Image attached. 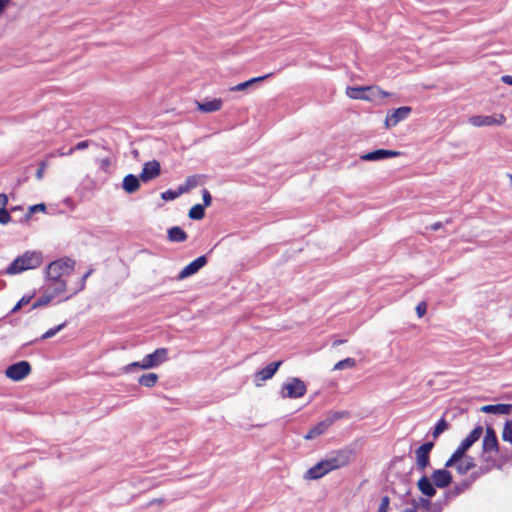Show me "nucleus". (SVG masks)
Segmentation results:
<instances>
[{
  "label": "nucleus",
  "instance_id": "f257e3e1",
  "mask_svg": "<svg viewBox=\"0 0 512 512\" xmlns=\"http://www.w3.org/2000/svg\"><path fill=\"white\" fill-rule=\"evenodd\" d=\"M75 261L61 258L51 262L47 267V287L55 293H64L67 289L66 278L72 274Z\"/></svg>",
  "mask_w": 512,
  "mask_h": 512
},
{
  "label": "nucleus",
  "instance_id": "f03ea898",
  "mask_svg": "<svg viewBox=\"0 0 512 512\" xmlns=\"http://www.w3.org/2000/svg\"><path fill=\"white\" fill-rule=\"evenodd\" d=\"M43 256L41 252L26 251L23 255L17 257L7 268V274H19L21 272L36 269L41 266Z\"/></svg>",
  "mask_w": 512,
  "mask_h": 512
},
{
  "label": "nucleus",
  "instance_id": "7ed1b4c3",
  "mask_svg": "<svg viewBox=\"0 0 512 512\" xmlns=\"http://www.w3.org/2000/svg\"><path fill=\"white\" fill-rule=\"evenodd\" d=\"M168 360V349L157 348L153 353L146 355L140 362H132L125 367L128 372L130 368L150 369Z\"/></svg>",
  "mask_w": 512,
  "mask_h": 512
},
{
  "label": "nucleus",
  "instance_id": "20e7f679",
  "mask_svg": "<svg viewBox=\"0 0 512 512\" xmlns=\"http://www.w3.org/2000/svg\"><path fill=\"white\" fill-rule=\"evenodd\" d=\"M353 456V450L349 448H343L332 452L331 455L325 459L329 465L330 470L334 471L348 466L351 463Z\"/></svg>",
  "mask_w": 512,
  "mask_h": 512
},
{
  "label": "nucleus",
  "instance_id": "39448f33",
  "mask_svg": "<svg viewBox=\"0 0 512 512\" xmlns=\"http://www.w3.org/2000/svg\"><path fill=\"white\" fill-rule=\"evenodd\" d=\"M306 391L305 383L296 377L284 383L281 389L282 397L290 399L300 398L306 394Z\"/></svg>",
  "mask_w": 512,
  "mask_h": 512
},
{
  "label": "nucleus",
  "instance_id": "423d86ee",
  "mask_svg": "<svg viewBox=\"0 0 512 512\" xmlns=\"http://www.w3.org/2000/svg\"><path fill=\"white\" fill-rule=\"evenodd\" d=\"M31 365L28 361H19L7 367L5 375L13 381H21L31 373Z\"/></svg>",
  "mask_w": 512,
  "mask_h": 512
},
{
  "label": "nucleus",
  "instance_id": "0eeeda50",
  "mask_svg": "<svg viewBox=\"0 0 512 512\" xmlns=\"http://www.w3.org/2000/svg\"><path fill=\"white\" fill-rule=\"evenodd\" d=\"M433 447V442H426L416 449V466L418 470L424 471L430 465V452Z\"/></svg>",
  "mask_w": 512,
  "mask_h": 512
},
{
  "label": "nucleus",
  "instance_id": "6e6552de",
  "mask_svg": "<svg viewBox=\"0 0 512 512\" xmlns=\"http://www.w3.org/2000/svg\"><path fill=\"white\" fill-rule=\"evenodd\" d=\"M411 113V107L402 106L387 113L385 119L386 128L396 126L400 121L405 120Z\"/></svg>",
  "mask_w": 512,
  "mask_h": 512
},
{
  "label": "nucleus",
  "instance_id": "1a4fd4ad",
  "mask_svg": "<svg viewBox=\"0 0 512 512\" xmlns=\"http://www.w3.org/2000/svg\"><path fill=\"white\" fill-rule=\"evenodd\" d=\"M161 174V166L159 161L152 160L143 164L142 171L139 175L140 180L144 183L156 179Z\"/></svg>",
  "mask_w": 512,
  "mask_h": 512
},
{
  "label": "nucleus",
  "instance_id": "9d476101",
  "mask_svg": "<svg viewBox=\"0 0 512 512\" xmlns=\"http://www.w3.org/2000/svg\"><path fill=\"white\" fill-rule=\"evenodd\" d=\"M505 120H506V118L503 114H499L497 116L477 115V116H472L469 119V123L475 127H481V126L501 125L505 122Z\"/></svg>",
  "mask_w": 512,
  "mask_h": 512
},
{
  "label": "nucleus",
  "instance_id": "9b49d317",
  "mask_svg": "<svg viewBox=\"0 0 512 512\" xmlns=\"http://www.w3.org/2000/svg\"><path fill=\"white\" fill-rule=\"evenodd\" d=\"M482 451L483 453H498L499 451L498 439L492 427L486 428L485 435L482 441Z\"/></svg>",
  "mask_w": 512,
  "mask_h": 512
},
{
  "label": "nucleus",
  "instance_id": "f8f14e48",
  "mask_svg": "<svg viewBox=\"0 0 512 512\" xmlns=\"http://www.w3.org/2000/svg\"><path fill=\"white\" fill-rule=\"evenodd\" d=\"M281 365L282 361L273 362L256 372L254 376L255 384L260 386L262 382L271 379Z\"/></svg>",
  "mask_w": 512,
  "mask_h": 512
},
{
  "label": "nucleus",
  "instance_id": "ddd939ff",
  "mask_svg": "<svg viewBox=\"0 0 512 512\" xmlns=\"http://www.w3.org/2000/svg\"><path fill=\"white\" fill-rule=\"evenodd\" d=\"M329 472H331L329 465H328L326 459H323V460L319 461L317 464H315L314 466H312L311 468H309L306 471L304 478L307 480H317V479L322 478Z\"/></svg>",
  "mask_w": 512,
  "mask_h": 512
},
{
  "label": "nucleus",
  "instance_id": "4468645a",
  "mask_svg": "<svg viewBox=\"0 0 512 512\" xmlns=\"http://www.w3.org/2000/svg\"><path fill=\"white\" fill-rule=\"evenodd\" d=\"M207 264V257L202 255L190 262L179 273L178 278L184 279L197 273L202 267Z\"/></svg>",
  "mask_w": 512,
  "mask_h": 512
},
{
  "label": "nucleus",
  "instance_id": "2eb2a0df",
  "mask_svg": "<svg viewBox=\"0 0 512 512\" xmlns=\"http://www.w3.org/2000/svg\"><path fill=\"white\" fill-rule=\"evenodd\" d=\"M400 155L399 151L386 150V149H378L372 152H368L360 156V159L363 161H377L385 158L397 157Z\"/></svg>",
  "mask_w": 512,
  "mask_h": 512
},
{
  "label": "nucleus",
  "instance_id": "dca6fc26",
  "mask_svg": "<svg viewBox=\"0 0 512 512\" xmlns=\"http://www.w3.org/2000/svg\"><path fill=\"white\" fill-rule=\"evenodd\" d=\"M431 480L436 487L445 488L452 482V474L446 468L438 469L432 473Z\"/></svg>",
  "mask_w": 512,
  "mask_h": 512
},
{
  "label": "nucleus",
  "instance_id": "f3484780",
  "mask_svg": "<svg viewBox=\"0 0 512 512\" xmlns=\"http://www.w3.org/2000/svg\"><path fill=\"white\" fill-rule=\"evenodd\" d=\"M481 411L495 415H509L512 413V404H489L483 406Z\"/></svg>",
  "mask_w": 512,
  "mask_h": 512
},
{
  "label": "nucleus",
  "instance_id": "a211bd4d",
  "mask_svg": "<svg viewBox=\"0 0 512 512\" xmlns=\"http://www.w3.org/2000/svg\"><path fill=\"white\" fill-rule=\"evenodd\" d=\"M197 109L203 113H212L221 110L223 101L220 98H215L205 102H196Z\"/></svg>",
  "mask_w": 512,
  "mask_h": 512
},
{
  "label": "nucleus",
  "instance_id": "6ab92c4d",
  "mask_svg": "<svg viewBox=\"0 0 512 512\" xmlns=\"http://www.w3.org/2000/svg\"><path fill=\"white\" fill-rule=\"evenodd\" d=\"M417 488L423 495L427 497H433L436 494V489L435 485L433 484V481L431 482V480L425 475L418 480Z\"/></svg>",
  "mask_w": 512,
  "mask_h": 512
},
{
  "label": "nucleus",
  "instance_id": "aec40b11",
  "mask_svg": "<svg viewBox=\"0 0 512 512\" xmlns=\"http://www.w3.org/2000/svg\"><path fill=\"white\" fill-rule=\"evenodd\" d=\"M331 426L329 425V421L326 419L317 423L314 427H312L307 434L304 436L306 440L314 439L323 433H325Z\"/></svg>",
  "mask_w": 512,
  "mask_h": 512
},
{
  "label": "nucleus",
  "instance_id": "412c9836",
  "mask_svg": "<svg viewBox=\"0 0 512 512\" xmlns=\"http://www.w3.org/2000/svg\"><path fill=\"white\" fill-rule=\"evenodd\" d=\"M122 187L129 194L136 192L140 188V177L133 174L126 175L123 178Z\"/></svg>",
  "mask_w": 512,
  "mask_h": 512
},
{
  "label": "nucleus",
  "instance_id": "4be33fe9",
  "mask_svg": "<svg viewBox=\"0 0 512 512\" xmlns=\"http://www.w3.org/2000/svg\"><path fill=\"white\" fill-rule=\"evenodd\" d=\"M373 90L371 87H348L347 95L352 99L371 100V96L367 94Z\"/></svg>",
  "mask_w": 512,
  "mask_h": 512
},
{
  "label": "nucleus",
  "instance_id": "5701e85b",
  "mask_svg": "<svg viewBox=\"0 0 512 512\" xmlns=\"http://www.w3.org/2000/svg\"><path fill=\"white\" fill-rule=\"evenodd\" d=\"M475 461L473 457H465L454 463V467L458 474L465 475L475 467Z\"/></svg>",
  "mask_w": 512,
  "mask_h": 512
},
{
  "label": "nucleus",
  "instance_id": "b1692460",
  "mask_svg": "<svg viewBox=\"0 0 512 512\" xmlns=\"http://www.w3.org/2000/svg\"><path fill=\"white\" fill-rule=\"evenodd\" d=\"M482 434H483V428H482V426L478 425L468 434V436L465 439L462 440V442L460 444L466 450H469L470 447L480 439Z\"/></svg>",
  "mask_w": 512,
  "mask_h": 512
},
{
  "label": "nucleus",
  "instance_id": "393cba45",
  "mask_svg": "<svg viewBox=\"0 0 512 512\" xmlns=\"http://www.w3.org/2000/svg\"><path fill=\"white\" fill-rule=\"evenodd\" d=\"M188 238L187 233L179 226H174L168 230V239L171 242L181 243Z\"/></svg>",
  "mask_w": 512,
  "mask_h": 512
},
{
  "label": "nucleus",
  "instance_id": "a878e982",
  "mask_svg": "<svg viewBox=\"0 0 512 512\" xmlns=\"http://www.w3.org/2000/svg\"><path fill=\"white\" fill-rule=\"evenodd\" d=\"M272 75H273V73H268V74L263 75V76L251 78V79H249V80H247L245 82L239 83V84L231 87L230 91H233V92L243 91V90L247 89L248 87H250L251 85H253L255 83H258V82H261V81L271 77Z\"/></svg>",
  "mask_w": 512,
  "mask_h": 512
},
{
  "label": "nucleus",
  "instance_id": "bb28decb",
  "mask_svg": "<svg viewBox=\"0 0 512 512\" xmlns=\"http://www.w3.org/2000/svg\"><path fill=\"white\" fill-rule=\"evenodd\" d=\"M204 176L202 175H191L187 177L185 183L180 186V192L186 193L194 188H196L199 184H201Z\"/></svg>",
  "mask_w": 512,
  "mask_h": 512
},
{
  "label": "nucleus",
  "instance_id": "cd10ccee",
  "mask_svg": "<svg viewBox=\"0 0 512 512\" xmlns=\"http://www.w3.org/2000/svg\"><path fill=\"white\" fill-rule=\"evenodd\" d=\"M466 450L461 444L456 448V450L452 453V455L449 457V459L445 462V467H453L454 463L458 460H461L462 458L469 457L466 455Z\"/></svg>",
  "mask_w": 512,
  "mask_h": 512
},
{
  "label": "nucleus",
  "instance_id": "c85d7f7f",
  "mask_svg": "<svg viewBox=\"0 0 512 512\" xmlns=\"http://www.w3.org/2000/svg\"><path fill=\"white\" fill-rule=\"evenodd\" d=\"M158 381V375L156 373H147V374H143L142 376H140L138 382L140 385L144 386V387H153L156 385Z\"/></svg>",
  "mask_w": 512,
  "mask_h": 512
},
{
  "label": "nucleus",
  "instance_id": "c756f323",
  "mask_svg": "<svg viewBox=\"0 0 512 512\" xmlns=\"http://www.w3.org/2000/svg\"><path fill=\"white\" fill-rule=\"evenodd\" d=\"M50 292L45 294V295H42L41 297H39L34 303H33V308H37V307H41V306H45L47 305L48 303H50L52 301V299L54 297H56L57 295H59L60 293H55L53 290H49Z\"/></svg>",
  "mask_w": 512,
  "mask_h": 512
},
{
  "label": "nucleus",
  "instance_id": "7c9ffc66",
  "mask_svg": "<svg viewBox=\"0 0 512 512\" xmlns=\"http://www.w3.org/2000/svg\"><path fill=\"white\" fill-rule=\"evenodd\" d=\"M188 216L193 220H201L205 216V206L196 204L189 210Z\"/></svg>",
  "mask_w": 512,
  "mask_h": 512
},
{
  "label": "nucleus",
  "instance_id": "2f4dec72",
  "mask_svg": "<svg viewBox=\"0 0 512 512\" xmlns=\"http://www.w3.org/2000/svg\"><path fill=\"white\" fill-rule=\"evenodd\" d=\"M348 416L349 412L347 411H333L330 412L325 419L329 421V425L332 426L336 421L347 418Z\"/></svg>",
  "mask_w": 512,
  "mask_h": 512
},
{
  "label": "nucleus",
  "instance_id": "473e14b6",
  "mask_svg": "<svg viewBox=\"0 0 512 512\" xmlns=\"http://www.w3.org/2000/svg\"><path fill=\"white\" fill-rule=\"evenodd\" d=\"M67 325L66 322H63L53 328H50L49 330H47L44 334H42V336L40 337L41 340H46V339H49V338H52L53 336H55L58 332H60L62 329L65 328V326Z\"/></svg>",
  "mask_w": 512,
  "mask_h": 512
},
{
  "label": "nucleus",
  "instance_id": "72a5a7b5",
  "mask_svg": "<svg viewBox=\"0 0 512 512\" xmlns=\"http://www.w3.org/2000/svg\"><path fill=\"white\" fill-rule=\"evenodd\" d=\"M501 436L504 441L512 443V420L505 422Z\"/></svg>",
  "mask_w": 512,
  "mask_h": 512
},
{
  "label": "nucleus",
  "instance_id": "f704fd0d",
  "mask_svg": "<svg viewBox=\"0 0 512 512\" xmlns=\"http://www.w3.org/2000/svg\"><path fill=\"white\" fill-rule=\"evenodd\" d=\"M447 428H448L447 421L444 418H441L437 422V424L432 432L433 437L437 438L441 433H443L445 430H447Z\"/></svg>",
  "mask_w": 512,
  "mask_h": 512
},
{
  "label": "nucleus",
  "instance_id": "c9c22d12",
  "mask_svg": "<svg viewBox=\"0 0 512 512\" xmlns=\"http://www.w3.org/2000/svg\"><path fill=\"white\" fill-rule=\"evenodd\" d=\"M356 364V361L355 359L353 358H346V359H343L339 362H337L335 365H334V370H341V369H344V368H352L354 367Z\"/></svg>",
  "mask_w": 512,
  "mask_h": 512
},
{
  "label": "nucleus",
  "instance_id": "e433bc0d",
  "mask_svg": "<svg viewBox=\"0 0 512 512\" xmlns=\"http://www.w3.org/2000/svg\"><path fill=\"white\" fill-rule=\"evenodd\" d=\"M89 147V141L87 140H84V141H81V142H78L75 147L73 148H70L68 152L64 153V152H60L59 155L60 156H64V155H72L74 153L75 150H84L86 148Z\"/></svg>",
  "mask_w": 512,
  "mask_h": 512
},
{
  "label": "nucleus",
  "instance_id": "4c0bfd02",
  "mask_svg": "<svg viewBox=\"0 0 512 512\" xmlns=\"http://www.w3.org/2000/svg\"><path fill=\"white\" fill-rule=\"evenodd\" d=\"M7 196L2 193V225L8 223L10 221V213L4 208L7 204Z\"/></svg>",
  "mask_w": 512,
  "mask_h": 512
},
{
  "label": "nucleus",
  "instance_id": "58836bf2",
  "mask_svg": "<svg viewBox=\"0 0 512 512\" xmlns=\"http://www.w3.org/2000/svg\"><path fill=\"white\" fill-rule=\"evenodd\" d=\"M183 192H180V186L177 191L167 190L161 194L162 199L164 200H174L179 197Z\"/></svg>",
  "mask_w": 512,
  "mask_h": 512
},
{
  "label": "nucleus",
  "instance_id": "ea45409f",
  "mask_svg": "<svg viewBox=\"0 0 512 512\" xmlns=\"http://www.w3.org/2000/svg\"><path fill=\"white\" fill-rule=\"evenodd\" d=\"M373 90H370V96H371V100L378 97V98H384V97H388L390 94L384 90H382L381 88L379 87H371Z\"/></svg>",
  "mask_w": 512,
  "mask_h": 512
},
{
  "label": "nucleus",
  "instance_id": "a19ab883",
  "mask_svg": "<svg viewBox=\"0 0 512 512\" xmlns=\"http://www.w3.org/2000/svg\"><path fill=\"white\" fill-rule=\"evenodd\" d=\"M471 483H472V481H464L461 484L456 485L453 488L452 493L454 495H456V496L460 495L462 492H464L465 490H467L471 486Z\"/></svg>",
  "mask_w": 512,
  "mask_h": 512
},
{
  "label": "nucleus",
  "instance_id": "79ce46f5",
  "mask_svg": "<svg viewBox=\"0 0 512 512\" xmlns=\"http://www.w3.org/2000/svg\"><path fill=\"white\" fill-rule=\"evenodd\" d=\"M390 499L388 496H384L381 499L380 505L377 512H388Z\"/></svg>",
  "mask_w": 512,
  "mask_h": 512
},
{
  "label": "nucleus",
  "instance_id": "37998d69",
  "mask_svg": "<svg viewBox=\"0 0 512 512\" xmlns=\"http://www.w3.org/2000/svg\"><path fill=\"white\" fill-rule=\"evenodd\" d=\"M203 206L208 207L212 203V196L207 189L202 190Z\"/></svg>",
  "mask_w": 512,
  "mask_h": 512
},
{
  "label": "nucleus",
  "instance_id": "c03bdc74",
  "mask_svg": "<svg viewBox=\"0 0 512 512\" xmlns=\"http://www.w3.org/2000/svg\"><path fill=\"white\" fill-rule=\"evenodd\" d=\"M98 162L101 170H103L104 172H109L111 161L108 157L102 158Z\"/></svg>",
  "mask_w": 512,
  "mask_h": 512
},
{
  "label": "nucleus",
  "instance_id": "a18cd8bd",
  "mask_svg": "<svg viewBox=\"0 0 512 512\" xmlns=\"http://www.w3.org/2000/svg\"><path fill=\"white\" fill-rule=\"evenodd\" d=\"M427 312V304L426 302L422 301L420 303H418V305L416 306V313L418 315L419 318L423 317Z\"/></svg>",
  "mask_w": 512,
  "mask_h": 512
},
{
  "label": "nucleus",
  "instance_id": "49530a36",
  "mask_svg": "<svg viewBox=\"0 0 512 512\" xmlns=\"http://www.w3.org/2000/svg\"><path fill=\"white\" fill-rule=\"evenodd\" d=\"M46 209V206L45 204L41 203V204H36V205H33L30 207V212L31 213H36V212H44Z\"/></svg>",
  "mask_w": 512,
  "mask_h": 512
},
{
  "label": "nucleus",
  "instance_id": "de8ad7c7",
  "mask_svg": "<svg viewBox=\"0 0 512 512\" xmlns=\"http://www.w3.org/2000/svg\"><path fill=\"white\" fill-rule=\"evenodd\" d=\"M492 466H487L486 468H480L479 473H473L472 474V481H474L479 475L487 473L491 470Z\"/></svg>",
  "mask_w": 512,
  "mask_h": 512
},
{
  "label": "nucleus",
  "instance_id": "09e8293b",
  "mask_svg": "<svg viewBox=\"0 0 512 512\" xmlns=\"http://www.w3.org/2000/svg\"><path fill=\"white\" fill-rule=\"evenodd\" d=\"M45 167H46V164L42 163L40 165V167L37 169V171H36L37 179H41L43 177V173H44Z\"/></svg>",
  "mask_w": 512,
  "mask_h": 512
},
{
  "label": "nucleus",
  "instance_id": "8fccbe9b",
  "mask_svg": "<svg viewBox=\"0 0 512 512\" xmlns=\"http://www.w3.org/2000/svg\"><path fill=\"white\" fill-rule=\"evenodd\" d=\"M29 302V299H25V298H22L17 304L16 306L12 309V311H16L17 309H19L22 305L24 304H27Z\"/></svg>",
  "mask_w": 512,
  "mask_h": 512
},
{
  "label": "nucleus",
  "instance_id": "3c124183",
  "mask_svg": "<svg viewBox=\"0 0 512 512\" xmlns=\"http://www.w3.org/2000/svg\"><path fill=\"white\" fill-rule=\"evenodd\" d=\"M502 81L505 83V84H508V85H512V76L510 75H505L502 77Z\"/></svg>",
  "mask_w": 512,
  "mask_h": 512
},
{
  "label": "nucleus",
  "instance_id": "603ef678",
  "mask_svg": "<svg viewBox=\"0 0 512 512\" xmlns=\"http://www.w3.org/2000/svg\"><path fill=\"white\" fill-rule=\"evenodd\" d=\"M430 504H431V503H430V500H428V499H421V506H422V507H424V508H427V509H428V508H429V506H430Z\"/></svg>",
  "mask_w": 512,
  "mask_h": 512
},
{
  "label": "nucleus",
  "instance_id": "864d4df0",
  "mask_svg": "<svg viewBox=\"0 0 512 512\" xmlns=\"http://www.w3.org/2000/svg\"><path fill=\"white\" fill-rule=\"evenodd\" d=\"M441 227H442L441 222H435L434 224L431 225V229L434 231L439 230Z\"/></svg>",
  "mask_w": 512,
  "mask_h": 512
},
{
  "label": "nucleus",
  "instance_id": "5fc2aeb1",
  "mask_svg": "<svg viewBox=\"0 0 512 512\" xmlns=\"http://www.w3.org/2000/svg\"><path fill=\"white\" fill-rule=\"evenodd\" d=\"M89 275H90V272H87V273L82 277V284H81L80 289H83V288H84L85 280L87 279V277H88Z\"/></svg>",
  "mask_w": 512,
  "mask_h": 512
},
{
  "label": "nucleus",
  "instance_id": "6e6d98bb",
  "mask_svg": "<svg viewBox=\"0 0 512 512\" xmlns=\"http://www.w3.org/2000/svg\"><path fill=\"white\" fill-rule=\"evenodd\" d=\"M345 342H346V340H336V341L333 342V346L336 347V346H339V345H341V344H343Z\"/></svg>",
  "mask_w": 512,
  "mask_h": 512
},
{
  "label": "nucleus",
  "instance_id": "4d7b16f0",
  "mask_svg": "<svg viewBox=\"0 0 512 512\" xmlns=\"http://www.w3.org/2000/svg\"><path fill=\"white\" fill-rule=\"evenodd\" d=\"M403 512H417L415 508H407Z\"/></svg>",
  "mask_w": 512,
  "mask_h": 512
},
{
  "label": "nucleus",
  "instance_id": "13d9d810",
  "mask_svg": "<svg viewBox=\"0 0 512 512\" xmlns=\"http://www.w3.org/2000/svg\"><path fill=\"white\" fill-rule=\"evenodd\" d=\"M9 0H2V10L5 8Z\"/></svg>",
  "mask_w": 512,
  "mask_h": 512
},
{
  "label": "nucleus",
  "instance_id": "bf43d9fd",
  "mask_svg": "<svg viewBox=\"0 0 512 512\" xmlns=\"http://www.w3.org/2000/svg\"><path fill=\"white\" fill-rule=\"evenodd\" d=\"M510 182L512 184V174L509 175Z\"/></svg>",
  "mask_w": 512,
  "mask_h": 512
}]
</instances>
